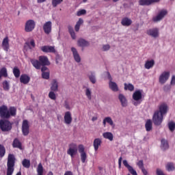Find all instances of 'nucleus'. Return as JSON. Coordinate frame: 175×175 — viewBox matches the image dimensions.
<instances>
[{
    "mask_svg": "<svg viewBox=\"0 0 175 175\" xmlns=\"http://www.w3.org/2000/svg\"><path fill=\"white\" fill-rule=\"evenodd\" d=\"M163 121V116H162L161 113H158L157 112H155L154 115V125H157V126H159V125L162 124Z\"/></svg>",
    "mask_w": 175,
    "mask_h": 175,
    "instance_id": "nucleus-9",
    "label": "nucleus"
},
{
    "mask_svg": "<svg viewBox=\"0 0 175 175\" xmlns=\"http://www.w3.org/2000/svg\"><path fill=\"white\" fill-rule=\"evenodd\" d=\"M87 11L85 10H80L77 12V16L80 17V16H83V14H86Z\"/></svg>",
    "mask_w": 175,
    "mask_h": 175,
    "instance_id": "nucleus-49",
    "label": "nucleus"
},
{
    "mask_svg": "<svg viewBox=\"0 0 175 175\" xmlns=\"http://www.w3.org/2000/svg\"><path fill=\"white\" fill-rule=\"evenodd\" d=\"M122 163V157H120L118 159V166H119V167H121Z\"/></svg>",
    "mask_w": 175,
    "mask_h": 175,
    "instance_id": "nucleus-58",
    "label": "nucleus"
},
{
    "mask_svg": "<svg viewBox=\"0 0 175 175\" xmlns=\"http://www.w3.org/2000/svg\"><path fill=\"white\" fill-rule=\"evenodd\" d=\"M43 29H44V32L46 35H49V33H51V29H52L51 21L46 22L43 25Z\"/></svg>",
    "mask_w": 175,
    "mask_h": 175,
    "instance_id": "nucleus-13",
    "label": "nucleus"
},
{
    "mask_svg": "<svg viewBox=\"0 0 175 175\" xmlns=\"http://www.w3.org/2000/svg\"><path fill=\"white\" fill-rule=\"evenodd\" d=\"M51 90L53 92H57L58 91V82L57 79H53L51 83Z\"/></svg>",
    "mask_w": 175,
    "mask_h": 175,
    "instance_id": "nucleus-27",
    "label": "nucleus"
},
{
    "mask_svg": "<svg viewBox=\"0 0 175 175\" xmlns=\"http://www.w3.org/2000/svg\"><path fill=\"white\" fill-rule=\"evenodd\" d=\"M104 139H107L110 142H113V139H114V135L111 132H105L103 134Z\"/></svg>",
    "mask_w": 175,
    "mask_h": 175,
    "instance_id": "nucleus-29",
    "label": "nucleus"
},
{
    "mask_svg": "<svg viewBox=\"0 0 175 175\" xmlns=\"http://www.w3.org/2000/svg\"><path fill=\"white\" fill-rule=\"evenodd\" d=\"M165 169L167 172H174L175 170V165L174 163L173 162H168L165 165Z\"/></svg>",
    "mask_w": 175,
    "mask_h": 175,
    "instance_id": "nucleus-26",
    "label": "nucleus"
},
{
    "mask_svg": "<svg viewBox=\"0 0 175 175\" xmlns=\"http://www.w3.org/2000/svg\"><path fill=\"white\" fill-rule=\"evenodd\" d=\"M22 133L23 136L29 135V122L27 120H24L22 122Z\"/></svg>",
    "mask_w": 175,
    "mask_h": 175,
    "instance_id": "nucleus-7",
    "label": "nucleus"
},
{
    "mask_svg": "<svg viewBox=\"0 0 175 175\" xmlns=\"http://www.w3.org/2000/svg\"><path fill=\"white\" fill-rule=\"evenodd\" d=\"M167 16V10L163 9L160 10L154 18V23H160Z\"/></svg>",
    "mask_w": 175,
    "mask_h": 175,
    "instance_id": "nucleus-4",
    "label": "nucleus"
},
{
    "mask_svg": "<svg viewBox=\"0 0 175 175\" xmlns=\"http://www.w3.org/2000/svg\"><path fill=\"white\" fill-rule=\"evenodd\" d=\"M2 46L5 51H9V38L5 37L2 42Z\"/></svg>",
    "mask_w": 175,
    "mask_h": 175,
    "instance_id": "nucleus-25",
    "label": "nucleus"
},
{
    "mask_svg": "<svg viewBox=\"0 0 175 175\" xmlns=\"http://www.w3.org/2000/svg\"><path fill=\"white\" fill-rule=\"evenodd\" d=\"M64 175H73V172H72L71 171H66L64 173Z\"/></svg>",
    "mask_w": 175,
    "mask_h": 175,
    "instance_id": "nucleus-64",
    "label": "nucleus"
},
{
    "mask_svg": "<svg viewBox=\"0 0 175 175\" xmlns=\"http://www.w3.org/2000/svg\"><path fill=\"white\" fill-rule=\"evenodd\" d=\"M160 148L162 151H166V150H169V142L167 139L163 138L161 140Z\"/></svg>",
    "mask_w": 175,
    "mask_h": 175,
    "instance_id": "nucleus-16",
    "label": "nucleus"
},
{
    "mask_svg": "<svg viewBox=\"0 0 175 175\" xmlns=\"http://www.w3.org/2000/svg\"><path fill=\"white\" fill-rule=\"evenodd\" d=\"M124 90L125 91H133L135 90V86L132 85L131 83H124Z\"/></svg>",
    "mask_w": 175,
    "mask_h": 175,
    "instance_id": "nucleus-35",
    "label": "nucleus"
},
{
    "mask_svg": "<svg viewBox=\"0 0 175 175\" xmlns=\"http://www.w3.org/2000/svg\"><path fill=\"white\" fill-rule=\"evenodd\" d=\"M121 24L123 27H129L132 25V20L128 17H124L122 19Z\"/></svg>",
    "mask_w": 175,
    "mask_h": 175,
    "instance_id": "nucleus-22",
    "label": "nucleus"
},
{
    "mask_svg": "<svg viewBox=\"0 0 175 175\" xmlns=\"http://www.w3.org/2000/svg\"><path fill=\"white\" fill-rule=\"evenodd\" d=\"M168 128L171 132H174L175 129V122L173 121H171L168 123Z\"/></svg>",
    "mask_w": 175,
    "mask_h": 175,
    "instance_id": "nucleus-40",
    "label": "nucleus"
},
{
    "mask_svg": "<svg viewBox=\"0 0 175 175\" xmlns=\"http://www.w3.org/2000/svg\"><path fill=\"white\" fill-rule=\"evenodd\" d=\"M12 147L14 148H18L19 150H23V144L18 139V138H15L12 143Z\"/></svg>",
    "mask_w": 175,
    "mask_h": 175,
    "instance_id": "nucleus-21",
    "label": "nucleus"
},
{
    "mask_svg": "<svg viewBox=\"0 0 175 175\" xmlns=\"http://www.w3.org/2000/svg\"><path fill=\"white\" fill-rule=\"evenodd\" d=\"M77 144L75 143H71L68 145V149L67 150L68 155H70L71 158H75V155L77 154Z\"/></svg>",
    "mask_w": 175,
    "mask_h": 175,
    "instance_id": "nucleus-5",
    "label": "nucleus"
},
{
    "mask_svg": "<svg viewBox=\"0 0 175 175\" xmlns=\"http://www.w3.org/2000/svg\"><path fill=\"white\" fill-rule=\"evenodd\" d=\"M141 170H142V173H143L144 175H147V174H148V172H147V170H146V169H144V168H142Z\"/></svg>",
    "mask_w": 175,
    "mask_h": 175,
    "instance_id": "nucleus-60",
    "label": "nucleus"
},
{
    "mask_svg": "<svg viewBox=\"0 0 175 175\" xmlns=\"http://www.w3.org/2000/svg\"><path fill=\"white\" fill-rule=\"evenodd\" d=\"M64 2V0H52L53 8H57V5H61Z\"/></svg>",
    "mask_w": 175,
    "mask_h": 175,
    "instance_id": "nucleus-38",
    "label": "nucleus"
},
{
    "mask_svg": "<svg viewBox=\"0 0 175 175\" xmlns=\"http://www.w3.org/2000/svg\"><path fill=\"white\" fill-rule=\"evenodd\" d=\"M73 118H72V113L70 111H66L64 113V124L66 125H70L72 124Z\"/></svg>",
    "mask_w": 175,
    "mask_h": 175,
    "instance_id": "nucleus-12",
    "label": "nucleus"
},
{
    "mask_svg": "<svg viewBox=\"0 0 175 175\" xmlns=\"http://www.w3.org/2000/svg\"><path fill=\"white\" fill-rule=\"evenodd\" d=\"M16 165V157L13 154H9L7 161V175H13Z\"/></svg>",
    "mask_w": 175,
    "mask_h": 175,
    "instance_id": "nucleus-3",
    "label": "nucleus"
},
{
    "mask_svg": "<svg viewBox=\"0 0 175 175\" xmlns=\"http://www.w3.org/2000/svg\"><path fill=\"white\" fill-rule=\"evenodd\" d=\"M77 43L79 47H88V46H90V42L83 38L78 40Z\"/></svg>",
    "mask_w": 175,
    "mask_h": 175,
    "instance_id": "nucleus-23",
    "label": "nucleus"
},
{
    "mask_svg": "<svg viewBox=\"0 0 175 175\" xmlns=\"http://www.w3.org/2000/svg\"><path fill=\"white\" fill-rule=\"evenodd\" d=\"M90 81L92 84H95L96 83V78H95V75H93L92 74L89 76Z\"/></svg>",
    "mask_w": 175,
    "mask_h": 175,
    "instance_id": "nucleus-47",
    "label": "nucleus"
},
{
    "mask_svg": "<svg viewBox=\"0 0 175 175\" xmlns=\"http://www.w3.org/2000/svg\"><path fill=\"white\" fill-rule=\"evenodd\" d=\"M118 99H119L120 102L121 103L122 107H126V106L128 105V101L126 100V97H125V96H124V94H120L118 96Z\"/></svg>",
    "mask_w": 175,
    "mask_h": 175,
    "instance_id": "nucleus-19",
    "label": "nucleus"
},
{
    "mask_svg": "<svg viewBox=\"0 0 175 175\" xmlns=\"http://www.w3.org/2000/svg\"><path fill=\"white\" fill-rule=\"evenodd\" d=\"M81 159L82 163H85V160L87 159V153H81Z\"/></svg>",
    "mask_w": 175,
    "mask_h": 175,
    "instance_id": "nucleus-46",
    "label": "nucleus"
},
{
    "mask_svg": "<svg viewBox=\"0 0 175 175\" xmlns=\"http://www.w3.org/2000/svg\"><path fill=\"white\" fill-rule=\"evenodd\" d=\"M154 38H159V29H154Z\"/></svg>",
    "mask_w": 175,
    "mask_h": 175,
    "instance_id": "nucleus-50",
    "label": "nucleus"
},
{
    "mask_svg": "<svg viewBox=\"0 0 175 175\" xmlns=\"http://www.w3.org/2000/svg\"><path fill=\"white\" fill-rule=\"evenodd\" d=\"M154 3V0H139V5L140 6H150V5Z\"/></svg>",
    "mask_w": 175,
    "mask_h": 175,
    "instance_id": "nucleus-24",
    "label": "nucleus"
},
{
    "mask_svg": "<svg viewBox=\"0 0 175 175\" xmlns=\"http://www.w3.org/2000/svg\"><path fill=\"white\" fill-rule=\"evenodd\" d=\"M71 51L72 53V55L74 57V59L76 62H81V57H80V55L79 54V52H77V49L75 47L71 48Z\"/></svg>",
    "mask_w": 175,
    "mask_h": 175,
    "instance_id": "nucleus-17",
    "label": "nucleus"
},
{
    "mask_svg": "<svg viewBox=\"0 0 175 175\" xmlns=\"http://www.w3.org/2000/svg\"><path fill=\"white\" fill-rule=\"evenodd\" d=\"M153 66H154V59H152L150 61H147L145 64L146 69H150V68H152Z\"/></svg>",
    "mask_w": 175,
    "mask_h": 175,
    "instance_id": "nucleus-34",
    "label": "nucleus"
},
{
    "mask_svg": "<svg viewBox=\"0 0 175 175\" xmlns=\"http://www.w3.org/2000/svg\"><path fill=\"white\" fill-rule=\"evenodd\" d=\"M41 72H42V73H44L46 72H49V68L46 67V66H42V67L41 68Z\"/></svg>",
    "mask_w": 175,
    "mask_h": 175,
    "instance_id": "nucleus-52",
    "label": "nucleus"
},
{
    "mask_svg": "<svg viewBox=\"0 0 175 175\" xmlns=\"http://www.w3.org/2000/svg\"><path fill=\"white\" fill-rule=\"evenodd\" d=\"M169 77H170V71L163 72L159 78L160 84H165L169 80Z\"/></svg>",
    "mask_w": 175,
    "mask_h": 175,
    "instance_id": "nucleus-8",
    "label": "nucleus"
},
{
    "mask_svg": "<svg viewBox=\"0 0 175 175\" xmlns=\"http://www.w3.org/2000/svg\"><path fill=\"white\" fill-rule=\"evenodd\" d=\"M64 107L66 110H70V105H69V102L68 100L64 101Z\"/></svg>",
    "mask_w": 175,
    "mask_h": 175,
    "instance_id": "nucleus-51",
    "label": "nucleus"
},
{
    "mask_svg": "<svg viewBox=\"0 0 175 175\" xmlns=\"http://www.w3.org/2000/svg\"><path fill=\"white\" fill-rule=\"evenodd\" d=\"M49 98H50V99L52 100H55V99H57V96H55V93H54L53 91H51L49 93Z\"/></svg>",
    "mask_w": 175,
    "mask_h": 175,
    "instance_id": "nucleus-44",
    "label": "nucleus"
},
{
    "mask_svg": "<svg viewBox=\"0 0 175 175\" xmlns=\"http://www.w3.org/2000/svg\"><path fill=\"white\" fill-rule=\"evenodd\" d=\"M142 98H143V91L142 90H136L133 94V99L136 102H138V100H140Z\"/></svg>",
    "mask_w": 175,
    "mask_h": 175,
    "instance_id": "nucleus-11",
    "label": "nucleus"
},
{
    "mask_svg": "<svg viewBox=\"0 0 175 175\" xmlns=\"http://www.w3.org/2000/svg\"><path fill=\"white\" fill-rule=\"evenodd\" d=\"M163 90L166 92L167 91H170V85H165L164 87H163Z\"/></svg>",
    "mask_w": 175,
    "mask_h": 175,
    "instance_id": "nucleus-57",
    "label": "nucleus"
},
{
    "mask_svg": "<svg viewBox=\"0 0 175 175\" xmlns=\"http://www.w3.org/2000/svg\"><path fill=\"white\" fill-rule=\"evenodd\" d=\"M5 154H6V149H5V146L0 145V158H3L5 157Z\"/></svg>",
    "mask_w": 175,
    "mask_h": 175,
    "instance_id": "nucleus-37",
    "label": "nucleus"
},
{
    "mask_svg": "<svg viewBox=\"0 0 175 175\" xmlns=\"http://www.w3.org/2000/svg\"><path fill=\"white\" fill-rule=\"evenodd\" d=\"M123 165L125 166V167H126L129 172V173H131V174L132 175H137V172H136V170H135V169H133V166H131L129 163L128 161L126 160H123Z\"/></svg>",
    "mask_w": 175,
    "mask_h": 175,
    "instance_id": "nucleus-15",
    "label": "nucleus"
},
{
    "mask_svg": "<svg viewBox=\"0 0 175 175\" xmlns=\"http://www.w3.org/2000/svg\"><path fill=\"white\" fill-rule=\"evenodd\" d=\"M148 35H150V36H154V29H149L147 31Z\"/></svg>",
    "mask_w": 175,
    "mask_h": 175,
    "instance_id": "nucleus-55",
    "label": "nucleus"
},
{
    "mask_svg": "<svg viewBox=\"0 0 175 175\" xmlns=\"http://www.w3.org/2000/svg\"><path fill=\"white\" fill-rule=\"evenodd\" d=\"M30 62L33 68L37 70L40 69L42 66H49V65H50V61H49V57L44 55L39 56L38 60L36 59H31Z\"/></svg>",
    "mask_w": 175,
    "mask_h": 175,
    "instance_id": "nucleus-2",
    "label": "nucleus"
},
{
    "mask_svg": "<svg viewBox=\"0 0 175 175\" xmlns=\"http://www.w3.org/2000/svg\"><path fill=\"white\" fill-rule=\"evenodd\" d=\"M42 77L45 80H49L50 79V71H46L45 72H42Z\"/></svg>",
    "mask_w": 175,
    "mask_h": 175,
    "instance_id": "nucleus-42",
    "label": "nucleus"
},
{
    "mask_svg": "<svg viewBox=\"0 0 175 175\" xmlns=\"http://www.w3.org/2000/svg\"><path fill=\"white\" fill-rule=\"evenodd\" d=\"M35 27H36L35 21L32 19L28 20L25 25V32H32L35 29Z\"/></svg>",
    "mask_w": 175,
    "mask_h": 175,
    "instance_id": "nucleus-6",
    "label": "nucleus"
},
{
    "mask_svg": "<svg viewBox=\"0 0 175 175\" xmlns=\"http://www.w3.org/2000/svg\"><path fill=\"white\" fill-rule=\"evenodd\" d=\"M101 145H102V139H100V138L94 139L93 142V147L95 151H98V150H99V147H100Z\"/></svg>",
    "mask_w": 175,
    "mask_h": 175,
    "instance_id": "nucleus-18",
    "label": "nucleus"
},
{
    "mask_svg": "<svg viewBox=\"0 0 175 175\" xmlns=\"http://www.w3.org/2000/svg\"><path fill=\"white\" fill-rule=\"evenodd\" d=\"M68 32L69 33H72V32H75V30L73 29V27L72 26H68Z\"/></svg>",
    "mask_w": 175,
    "mask_h": 175,
    "instance_id": "nucleus-59",
    "label": "nucleus"
},
{
    "mask_svg": "<svg viewBox=\"0 0 175 175\" xmlns=\"http://www.w3.org/2000/svg\"><path fill=\"white\" fill-rule=\"evenodd\" d=\"M106 123L109 124L111 125V126H114V122H113V120L110 117H106L103 120V124L104 127L106 126Z\"/></svg>",
    "mask_w": 175,
    "mask_h": 175,
    "instance_id": "nucleus-28",
    "label": "nucleus"
},
{
    "mask_svg": "<svg viewBox=\"0 0 175 175\" xmlns=\"http://www.w3.org/2000/svg\"><path fill=\"white\" fill-rule=\"evenodd\" d=\"M75 28L76 32H79V31L80 30V26H79V25L77 24L75 25Z\"/></svg>",
    "mask_w": 175,
    "mask_h": 175,
    "instance_id": "nucleus-62",
    "label": "nucleus"
},
{
    "mask_svg": "<svg viewBox=\"0 0 175 175\" xmlns=\"http://www.w3.org/2000/svg\"><path fill=\"white\" fill-rule=\"evenodd\" d=\"M43 53H55V46L45 45L40 47Z\"/></svg>",
    "mask_w": 175,
    "mask_h": 175,
    "instance_id": "nucleus-14",
    "label": "nucleus"
},
{
    "mask_svg": "<svg viewBox=\"0 0 175 175\" xmlns=\"http://www.w3.org/2000/svg\"><path fill=\"white\" fill-rule=\"evenodd\" d=\"M167 110H169L167 105L163 103L159 106V111H157L156 113L161 114L163 117L167 113Z\"/></svg>",
    "mask_w": 175,
    "mask_h": 175,
    "instance_id": "nucleus-10",
    "label": "nucleus"
},
{
    "mask_svg": "<svg viewBox=\"0 0 175 175\" xmlns=\"http://www.w3.org/2000/svg\"><path fill=\"white\" fill-rule=\"evenodd\" d=\"M20 81L22 84H28L31 81V77L25 74L22 75L20 77Z\"/></svg>",
    "mask_w": 175,
    "mask_h": 175,
    "instance_id": "nucleus-20",
    "label": "nucleus"
},
{
    "mask_svg": "<svg viewBox=\"0 0 175 175\" xmlns=\"http://www.w3.org/2000/svg\"><path fill=\"white\" fill-rule=\"evenodd\" d=\"M37 175H43V165L40 163L37 167Z\"/></svg>",
    "mask_w": 175,
    "mask_h": 175,
    "instance_id": "nucleus-36",
    "label": "nucleus"
},
{
    "mask_svg": "<svg viewBox=\"0 0 175 175\" xmlns=\"http://www.w3.org/2000/svg\"><path fill=\"white\" fill-rule=\"evenodd\" d=\"M70 34L72 39H76V33H75V31H73L72 33H70Z\"/></svg>",
    "mask_w": 175,
    "mask_h": 175,
    "instance_id": "nucleus-61",
    "label": "nucleus"
},
{
    "mask_svg": "<svg viewBox=\"0 0 175 175\" xmlns=\"http://www.w3.org/2000/svg\"><path fill=\"white\" fill-rule=\"evenodd\" d=\"M109 88L114 92H117V91H118V85H117V83H116V82L110 81L109 83Z\"/></svg>",
    "mask_w": 175,
    "mask_h": 175,
    "instance_id": "nucleus-30",
    "label": "nucleus"
},
{
    "mask_svg": "<svg viewBox=\"0 0 175 175\" xmlns=\"http://www.w3.org/2000/svg\"><path fill=\"white\" fill-rule=\"evenodd\" d=\"M2 77H8V69L5 67L0 69V80Z\"/></svg>",
    "mask_w": 175,
    "mask_h": 175,
    "instance_id": "nucleus-32",
    "label": "nucleus"
},
{
    "mask_svg": "<svg viewBox=\"0 0 175 175\" xmlns=\"http://www.w3.org/2000/svg\"><path fill=\"white\" fill-rule=\"evenodd\" d=\"M137 166H138L139 169H143L144 168V163H143V160H139L137 163Z\"/></svg>",
    "mask_w": 175,
    "mask_h": 175,
    "instance_id": "nucleus-48",
    "label": "nucleus"
},
{
    "mask_svg": "<svg viewBox=\"0 0 175 175\" xmlns=\"http://www.w3.org/2000/svg\"><path fill=\"white\" fill-rule=\"evenodd\" d=\"M17 116V108L3 105L0 107V129L2 132H10L13 128V123L9 121L12 117Z\"/></svg>",
    "mask_w": 175,
    "mask_h": 175,
    "instance_id": "nucleus-1",
    "label": "nucleus"
},
{
    "mask_svg": "<svg viewBox=\"0 0 175 175\" xmlns=\"http://www.w3.org/2000/svg\"><path fill=\"white\" fill-rule=\"evenodd\" d=\"M78 150H79V152L81 154L85 153V148H84V145L83 144L79 145Z\"/></svg>",
    "mask_w": 175,
    "mask_h": 175,
    "instance_id": "nucleus-45",
    "label": "nucleus"
},
{
    "mask_svg": "<svg viewBox=\"0 0 175 175\" xmlns=\"http://www.w3.org/2000/svg\"><path fill=\"white\" fill-rule=\"evenodd\" d=\"M170 85H175V75H172L171 78Z\"/></svg>",
    "mask_w": 175,
    "mask_h": 175,
    "instance_id": "nucleus-54",
    "label": "nucleus"
},
{
    "mask_svg": "<svg viewBox=\"0 0 175 175\" xmlns=\"http://www.w3.org/2000/svg\"><path fill=\"white\" fill-rule=\"evenodd\" d=\"M103 51H107L110 50V45H109V44L103 45Z\"/></svg>",
    "mask_w": 175,
    "mask_h": 175,
    "instance_id": "nucleus-53",
    "label": "nucleus"
},
{
    "mask_svg": "<svg viewBox=\"0 0 175 175\" xmlns=\"http://www.w3.org/2000/svg\"><path fill=\"white\" fill-rule=\"evenodd\" d=\"M85 95L87 98L89 99V100H91V99H92V96H91V90L88 88H86Z\"/></svg>",
    "mask_w": 175,
    "mask_h": 175,
    "instance_id": "nucleus-43",
    "label": "nucleus"
},
{
    "mask_svg": "<svg viewBox=\"0 0 175 175\" xmlns=\"http://www.w3.org/2000/svg\"><path fill=\"white\" fill-rule=\"evenodd\" d=\"M13 73H14V75L15 76V77L18 78L20 77V69H18V68L17 67H14V69H13Z\"/></svg>",
    "mask_w": 175,
    "mask_h": 175,
    "instance_id": "nucleus-39",
    "label": "nucleus"
},
{
    "mask_svg": "<svg viewBox=\"0 0 175 175\" xmlns=\"http://www.w3.org/2000/svg\"><path fill=\"white\" fill-rule=\"evenodd\" d=\"M3 88L4 91H9V90L10 89L9 86V82H8V81H4L3 82Z\"/></svg>",
    "mask_w": 175,
    "mask_h": 175,
    "instance_id": "nucleus-41",
    "label": "nucleus"
},
{
    "mask_svg": "<svg viewBox=\"0 0 175 175\" xmlns=\"http://www.w3.org/2000/svg\"><path fill=\"white\" fill-rule=\"evenodd\" d=\"M146 131L150 132L152 129V122L151 120H148L145 124Z\"/></svg>",
    "mask_w": 175,
    "mask_h": 175,
    "instance_id": "nucleus-31",
    "label": "nucleus"
},
{
    "mask_svg": "<svg viewBox=\"0 0 175 175\" xmlns=\"http://www.w3.org/2000/svg\"><path fill=\"white\" fill-rule=\"evenodd\" d=\"M83 23H84V21H83L82 18H79V21L77 22V25H79V27H81Z\"/></svg>",
    "mask_w": 175,
    "mask_h": 175,
    "instance_id": "nucleus-56",
    "label": "nucleus"
},
{
    "mask_svg": "<svg viewBox=\"0 0 175 175\" xmlns=\"http://www.w3.org/2000/svg\"><path fill=\"white\" fill-rule=\"evenodd\" d=\"M30 44H31V46H32V47H35V46H36L35 40H31Z\"/></svg>",
    "mask_w": 175,
    "mask_h": 175,
    "instance_id": "nucleus-63",
    "label": "nucleus"
},
{
    "mask_svg": "<svg viewBox=\"0 0 175 175\" xmlns=\"http://www.w3.org/2000/svg\"><path fill=\"white\" fill-rule=\"evenodd\" d=\"M22 165L23 167H25L26 169H29L31 167V161L24 159L22 161Z\"/></svg>",
    "mask_w": 175,
    "mask_h": 175,
    "instance_id": "nucleus-33",
    "label": "nucleus"
}]
</instances>
